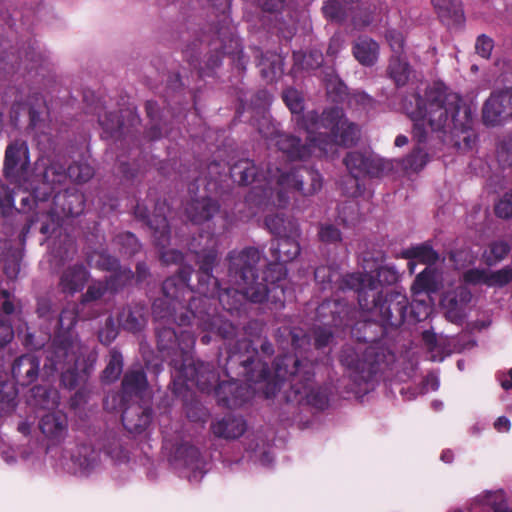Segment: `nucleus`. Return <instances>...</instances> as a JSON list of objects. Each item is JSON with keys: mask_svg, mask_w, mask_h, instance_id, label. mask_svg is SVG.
Wrapping results in <instances>:
<instances>
[{"mask_svg": "<svg viewBox=\"0 0 512 512\" xmlns=\"http://www.w3.org/2000/svg\"><path fill=\"white\" fill-rule=\"evenodd\" d=\"M207 245L201 249H195L191 243V250L195 254L197 284L196 298L207 299L216 307V298L224 310L228 312L238 311L246 300L252 303H263L267 298V288L263 283H258L255 274V266L261 259L260 251L255 247H245L240 251H230L226 257L228 261V277L237 288L221 287L217 277L213 275V269L218 263V250L215 240L207 236Z\"/></svg>", "mask_w": 512, "mask_h": 512, "instance_id": "1", "label": "nucleus"}, {"mask_svg": "<svg viewBox=\"0 0 512 512\" xmlns=\"http://www.w3.org/2000/svg\"><path fill=\"white\" fill-rule=\"evenodd\" d=\"M402 107L413 121L412 136L418 144L427 141L429 127L453 137L462 136L464 147H472L475 109L444 83L434 82L425 89L424 95L415 92L405 96Z\"/></svg>", "mask_w": 512, "mask_h": 512, "instance_id": "2", "label": "nucleus"}, {"mask_svg": "<svg viewBox=\"0 0 512 512\" xmlns=\"http://www.w3.org/2000/svg\"><path fill=\"white\" fill-rule=\"evenodd\" d=\"M188 310L193 316V326L212 332L225 342L224 367L228 375H244L253 381L267 376L268 363L257 359L258 350L253 342L244 336L238 325L220 316L213 304L207 299L191 298Z\"/></svg>", "mask_w": 512, "mask_h": 512, "instance_id": "3", "label": "nucleus"}, {"mask_svg": "<svg viewBox=\"0 0 512 512\" xmlns=\"http://www.w3.org/2000/svg\"><path fill=\"white\" fill-rule=\"evenodd\" d=\"M350 315L352 322L347 327L352 338L359 343L369 344L362 346H343L340 353L341 364L350 372V376L357 384L372 381L379 373L384 372L396 361L395 354L381 344L387 334L385 326L374 319L354 321L357 312L352 307Z\"/></svg>", "mask_w": 512, "mask_h": 512, "instance_id": "4", "label": "nucleus"}, {"mask_svg": "<svg viewBox=\"0 0 512 512\" xmlns=\"http://www.w3.org/2000/svg\"><path fill=\"white\" fill-rule=\"evenodd\" d=\"M183 355L184 358L173 360L174 370L171 371V378L175 394H181L190 386H195L205 393L213 391L218 405L228 409L241 407L251 399L253 394L251 387L238 379L235 374L228 375L225 367L223 370L229 380L219 382V374L212 364L195 360L192 353ZM218 363L224 366L221 354L218 357Z\"/></svg>", "mask_w": 512, "mask_h": 512, "instance_id": "5", "label": "nucleus"}, {"mask_svg": "<svg viewBox=\"0 0 512 512\" xmlns=\"http://www.w3.org/2000/svg\"><path fill=\"white\" fill-rule=\"evenodd\" d=\"M76 323L77 317L73 311L62 310L58 318V330L45 350V367L60 372L61 383L70 390L86 382L96 361V356L90 354L80 362L81 345L75 331Z\"/></svg>", "mask_w": 512, "mask_h": 512, "instance_id": "6", "label": "nucleus"}, {"mask_svg": "<svg viewBox=\"0 0 512 512\" xmlns=\"http://www.w3.org/2000/svg\"><path fill=\"white\" fill-rule=\"evenodd\" d=\"M346 283L357 287V301L364 312H371L387 330H397L408 319L418 322L420 319L414 315L407 295L401 291L378 290L375 279L371 274L352 275Z\"/></svg>", "mask_w": 512, "mask_h": 512, "instance_id": "7", "label": "nucleus"}, {"mask_svg": "<svg viewBox=\"0 0 512 512\" xmlns=\"http://www.w3.org/2000/svg\"><path fill=\"white\" fill-rule=\"evenodd\" d=\"M299 124L305 128L319 156L333 154L338 146L351 147L360 138L359 126L349 121L344 110L337 106L324 109L321 114L308 111Z\"/></svg>", "mask_w": 512, "mask_h": 512, "instance_id": "8", "label": "nucleus"}, {"mask_svg": "<svg viewBox=\"0 0 512 512\" xmlns=\"http://www.w3.org/2000/svg\"><path fill=\"white\" fill-rule=\"evenodd\" d=\"M49 200L30 201L23 205L20 200V211L23 213L32 212L26 219V223L20 232V240L25 241L28 233L38 223L41 234L50 236L59 227L60 217H77L85 208L86 199L82 192L75 188L65 189L53 196L52 205Z\"/></svg>", "mask_w": 512, "mask_h": 512, "instance_id": "9", "label": "nucleus"}, {"mask_svg": "<svg viewBox=\"0 0 512 512\" xmlns=\"http://www.w3.org/2000/svg\"><path fill=\"white\" fill-rule=\"evenodd\" d=\"M193 268L182 266L176 274L167 277L161 286L162 296L152 303V315L157 324L193 326V316L188 304L195 287L189 285Z\"/></svg>", "mask_w": 512, "mask_h": 512, "instance_id": "10", "label": "nucleus"}, {"mask_svg": "<svg viewBox=\"0 0 512 512\" xmlns=\"http://www.w3.org/2000/svg\"><path fill=\"white\" fill-rule=\"evenodd\" d=\"M276 374L285 378L291 376V391L287 392V400L297 403L305 401L308 405L325 410L329 405V390L326 386L314 387V365L311 361L300 360L295 355H285L276 362Z\"/></svg>", "mask_w": 512, "mask_h": 512, "instance_id": "11", "label": "nucleus"}, {"mask_svg": "<svg viewBox=\"0 0 512 512\" xmlns=\"http://www.w3.org/2000/svg\"><path fill=\"white\" fill-rule=\"evenodd\" d=\"M93 175V167L85 162L75 161L68 168L56 161H51L49 164L37 162L33 180L30 183L31 193L22 197V203L27 205L30 201L43 202L51 198L67 178L76 183H85Z\"/></svg>", "mask_w": 512, "mask_h": 512, "instance_id": "12", "label": "nucleus"}, {"mask_svg": "<svg viewBox=\"0 0 512 512\" xmlns=\"http://www.w3.org/2000/svg\"><path fill=\"white\" fill-rule=\"evenodd\" d=\"M233 182L240 186H253L245 196V203L252 209L263 208L272 203L275 193V183L269 184L268 178L275 174V167H267L265 173L261 172L255 162L248 158L236 161L229 169Z\"/></svg>", "mask_w": 512, "mask_h": 512, "instance_id": "13", "label": "nucleus"}, {"mask_svg": "<svg viewBox=\"0 0 512 512\" xmlns=\"http://www.w3.org/2000/svg\"><path fill=\"white\" fill-rule=\"evenodd\" d=\"M269 184L275 183L276 199L272 204L284 207L289 202L286 189H292L303 196H310L322 188L321 174L312 167L300 165L288 172H283L275 167V174L267 179Z\"/></svg>", "mask_w": 512, "mask_h": 512, "instance_id": "14", "label": "nucleus"}, {"mask_svg": "<svg viewBox=\"0 0 512 512\" xmlns=\"http://www.w3.org/2000/svg\"><path fill=\"white\" fill-rule=\"evenodd\" d=\"M352 306L338 299H325L316 309L319 325L313 329L314 346L320 350L327 347L334 337L332 328L343 331L352 322Z\"/></svg>", "mask_w": 512, "mask_h": 512, "instance_id": "15", "label": "nucleus"}, {"mask_svg": "<svg viewBox=\"0 0 512 512\" xmlns=\"http://www.w3.org/2000/svg\"><path fill=\"white\" fill-rule=\"evenodd\" d=\"M30 171V155L29 148L25 141L14 140L5 150L3 175L12 184L25 185L27 184L25 196L31 193L30 183L33 180L36 167L34 168L31 179H29Z\"/></svg>", "mask_w": 512, "mask_h": 512, "instance_id": "16", "label": "nucleus"}, {"mask_svg": "<svg viewBox=\"0 0 512 512\" xmlns=\"http://www.w3.org/2000/svg\"><path fill=\"white\" fill-rule=\"evenodd\" d=\"M155 334L157 348L165 360L174 370L175 359L184 358L185 354H191L195 345V337L189 331H181L179 334L166 324H156Z\"/></svg>", "mask_w": 512, "mask_h": 512, "instance_id": "17", "label": "nucleus"}, {"mask_svg": "<svg viewBox=\"0 0 512 512\" xmlns=\"http://www.w3.org/2000/svg\"><path fill=\"white\" fill-rule=\"evenodd\" d=\"M512 119V87L493 91L482 107L485 126L495 127Z\"/></svg>", "mask_w": 512, "mask_h": 512, "instance_id": "18", "label": "nucleus"}, {"mask_svg": "<svg viewBox=\"0 0 512 512\" xmlns=\"http://www.w3.org/2000/svg\"><path fill=\"white\" fill-rule=\"evenodd\" d=\"M148 387V380L142 368L128 370L121 382V391L107 397L104 405L108 406L109 398L112 400V408L124 406L133 397H140Z\"/></svg>", "mask_w": 512, "mask_h": 512, "instance_id": "19", "label": "nucleus"}, {"mask_svg": "<svg viewBox=\"0 0 512 512\" xmlns=\"http://www.w3.org/2000/svg\"><path fill=\"white\" fill-rule=\"evenodd\" d=\"M200 178H195L188 184V191L191 195H195L199 189L198 182ZM220 210V205L217 200L208 196L201 198H194L187 203L185 212L188 219L194 224H202L211 220Z\"/></svg>", "mask_w": 512, "mask_h": 512, "instance_id": "20", "label": "nucleus"}, {"mask_svg": "<svg viewBox=\"0 0 512 512\" xmlns=\"http://www.w3.org/2000/svg\"><path fill=\"white\" fill-rule=\"evenodd\" d=\"M353 178L363 176L381 177L386 170L382 159L373 158L359 151L348 152L343 160Z\"/></svg>", "mask_w": 512, "mask_h": 512, "instance_id": "21", "label": "nucleus"}, {"mask_svg": "<svg viewBox=\"0 0 512 512\" xmlns=\"http://www.w3.org/2000/svg\"><path fill=\"white\" fill-rule=\"evenodd\" d=\"M134 216L136 219L146 224L153 232L154 243L156 246H166L170 243L171 231L166 216L155 212L152 217L145 205L137 203L134 207Z\"/></svg>", "mask_w": 512, "mask_h": 512, "instance_id": "22", "label": "nucleus"}, {"mask_svg": "<svg viewBox=\"0 0 512 512\" xmlns=\"http://www.w3.org/2000/svg\"><path fill=\"white\" fill-rule=\"evenodd\" d=\"M118 407L122 410V424L131 434L143 433L152 422L153 410L150 406L136 402Z\"/></svg>", "mask_w": 512, "mask_h": 512, "instance_id": "23", "label": "nucleus"}, {"mask_svg": "<svg viewBox=\"0 0 512 512\" xmlns=\"http://www.w3.org/2000/svg\"><path fill=\"white\" fill-rule=\"evenodd\" d=\"M116 320L122 330L134 335L138 334L148 323L147 307L140 302L128 303L119 310Z\"/></svg>", "mask_w": 512, "mask_h": 512, "instance_id": "24", "label": "nucleus"}, {"mask_svg": "<svg viewBox=\"0 0 512 512\" xmlns=\"http://www.w3.org/2000/svg\"><path fill=\"white\" fill-rule=\"evenodd\" d=\"M368 273H350L341 276L339 270L330 265L318 266L314 271V279L319 289L322 291H346L352 290L357 294V287H352L346 283V279L352 275H367Z\"/></svg>", "mask_w": 512, "mask_h": 512, "instance_id": "25", "label": "nucleus"}, {"mask_svg": "<svg viewBox=\"0 0 512 512\" xmlns=\"http://www.w3.org/2000/svg\"><path fill=\"white\" fill-rule=\"evenodd\" d=\"M255 274L258 276V283H263L268 290L266 301L270 298L273 299V302H276V299L280 301L278 294L283 295L284 291L279 283L284 280L287 275L286 265L277 260H273L266 265L261 276L258 274L256 265Z\"/></svg>", "mask_w": 512, "mask_h": 512, "instance_id": "26", "label": "nucleus"}, {"mask_svg": "<svg viewBox=\"0 0 512 512\" xmlns=\"http://www.w3.org/2000/svg\"><path fill=\"white\" fill-rule=\"evenodd\" d=\"M39 429L49 445H59L68 433L67 416L60 411L47 413L41 417Z\"/></svg>", "mask_w": 512, "mask_h": 512, "instance_id": "27", "label": "nucleus"}, {"mask_svg": "<svg viewBox=\"0 0 512 512\" xmlns=\"http://www.w3.org/2000/svg\"><path fill=\"white\" fill-rule=\"evenodd\" d=\"M40 371V359L32 353L17 357L11 367L12 377L21 386H28L37 380Z\"/></svg>", "mask_w": 512, "mask_h": 512, "instance_id": "28", "label": "nucleus"}, {"mask_svg": "<svg viewBox=\"0 0 512 512\" xmlns=\"http://www.w3.org/2000/svg\"><path fill=\"white\" fill-rule=\"evenodd\" d=\"M306 140L307 143H303L299 137L281 131L274 142L278 150L285 154L288 159L303 160L308 158L314 150H317L308 140V137Z\"/></svg>", "mask_w": 512, "mask_h": 512, "instance_id": "29", "label": "nucleus"}, {"mask_svg": "<svg viewBox=\"0 0 512 512\" xmlns=\"http://www.w3.org/2000/svg\"><path fill=\"white\" fill-rule=\"evenodd\" d=\"M257 3L264 12L275 14L278 32L285 39L292 38L295 27L290 10L286 8V0H257Z\"/></svg>", "mask_w": 512, "mask_h": 512, "instance_id": "30", "label": "nucleus"}, {"mask_svg": "<svg viewBox=\"0 0 512 512\" xmlns=\"http://www.w3.org/2000/svg\"><path fill=\"white\" fill-rule=\"evenodd\" d=\"M264 223L275 238L301 237L302 235L298 220L284 213L267 215Z\"/></svg>", "mask_w": 512, "mask_h": 512, "instance_id": "31", "label": "nucleus"}, {"mask_svg": "<svg viewBox=\"0 0 512 512\" xmlns=\"http://www.w3.org/2000/svg\"><path fill=\"white\" fill-rule=\"evenodd\" d=\"M89 276V271L83 264L70 265L61 273L59 288L65 294L74 295L83 290Z\"/></svg>", "mask_w": 512, "mask_h": 512, "instance_id": "32", "label": "nucleus"}, {"mask_svg": "<svg viewBox=\"0 0 512 512\" xmlns=\"http://www.w3.org/2000/svg\"><path fill=\"white\" fill-rule=\"evenodd\" d=\"M210 429L217 438L234 440L244 434L246 431V422L242 417L228 414L212 422Z\"/></svg>", "mask_w": 512, "mask_h": 512, "instance_id": "33", "label": "nucleus"}, {"mask_svg": "<svg viewBox=\"0 0 512 512\" xmlns=\"http://www.w3.org/2000/svg\"><path fill=\"white\" fill-rule=\"evenodd\" d=\"M301 237L275 238L271 241L269 252L273 260L287 264L296 259L301 252Z\"/></svg>", "mask_w": 512, "mask_h": 512, "instance_id": "34", "label": "nucleus"}, {"mask_svg": "<svg viewBox=\"0 0 512 512\" xmlns=\"http://www.w3.org/2000/svg\"><path fill=\"white\" fill-rule=\"evenodd\" d=\"M29 405L39 409H53L58 405V392L45 385H36L29 391Z\"/></svg>", "mask_w": 512, "mask_h": 512, "instance_id": "35", "label": "nucleus"}, {"mask_svg": "<svg viewBox=\"0 0 512 512\" xmlns=\"http://www.w3.org/2000/svg\"><path fill=\"white\" fill-rule=\"evenodd\" d=\"M379 46L369 37H359L353 44L352 53L363 66H372L378 58Z\"/></svg>", "mask_w": 512, "mask_h": 512, "instance_id": "36", "label": "nucleus"}, {"mask_svg": "<svg viewBox=\"0 0 512 512\" xmlns=\"http://www.w3.org/2000/svg\"><path fill=\"white\" fill-rule=\"evenodd\" d=\"M102 109L101 105H96L91 108V112L98 115V123L101 126L102 138L109 139L121 136V129L123 127V121L117 112H105L103 115L98 110Z\"/></svg>", "mask_w": 512, "mask_h": 512, "instance_id": "37", "label": "nucleus"}, {"mask_svg": "<svg viewBox=\"0 0 512 512\" xmlns=\"http://www.w3.org/2000/svg\"><path fill=\"white\" fill-rule=\"evenodd\" d=\"M412 67L405 57L392 55L389 59L387 74L393 80L396 87L405 86L411 76Z\"/></svg>", "mask_w": 512, "mask_h": 512, "instance_id": "38", "label": "nucleus"}, {"mask_svg": "<svg viewBox=\"0 0 512 512\" xmlns=\"http://www.w3.org/2000/svg\"><path fill=\"white\" fill-rule=\"evenodd\" d=\"M282 100L293 115L296 127L305 131V128L299 124L301 117L307 115L304 113V97L300 91L293 87H288L282 92Z\"/></svg>", "mask_w": 512, "mask_h": 512, "instance_id": "39", "label": "nucleus"}, {"mask_svg": "<svg viewBox=\"0 0 512 512\" xmlns=\"http://www.w3.org/2000/svg\"><path fill=\"white\" fill-rule=\"evenodd\" d=\"M286 354L284 355H278L274 361V372H275V380L273 381H269V378H270V368L268 367V374L267 376H265L264 378H261V379H258V380H249L247 379L246 376L244 375H240V376H237L238 379H240L243 383L249 385L250 387H252L249 383H254V384H258V383H262L264 382L265 385H264V389H263V393H264V396L266 399H270L272 397H274L276 395V393L281 389V385L280 383L281 382H284V381H289V383L291 384V376L288 374L285 378H281V377H278L277 374H276V362H277V359L278 358H282L284 357ZM253 394L254 395V389L251 388ZM253 396H251L252 398Z\"/></svg>", "mask_w": 512, "mask_h": 512, "instance_id": "40", "label": "nucleus"}, {"mask_svg": "<svg viewBox=\"0 0 512 512\" xmlns=\"http://www.w3.org/2000/svg\"><path fill=\"white\" fill-rule=\"evenodd\" d=\"M71 460L81 470H89L97 464L99 452L90 444H79L72 453Z\"/></svg>", "mask_w": 512, "mask_h": 512, "instance_id": "41", "label": "nucleus"}, {"mask_svg": "<svg viewBox=\"0 0 512 512\" xmlns=\"http://www.w3.org/2000/svg\"><path fill=\"white\" fill-rule=\"evenodd\" d=\"M431 3L443 22H459L463 16L459 3L455 0H431Z\"/></svg>", "mask_w": 512, "mask_h": 512, "instance_id": "42", "label": "nucleus"}, {"mask_svg": "<svg viewBox=\"0 0 512 512\" xmlns=\"http://www.w3.org/2000/svg\"><path fill=\"white\" fill-rule=\"evenodd\" d=\"M406 259L417 260L426 265H433L439 260V254L429 242L412 246L403 252Z\"/></svg>", "mask_w": 512, "mask_h": 512, "instance_id": "43", "label": "nucleus"}, {"mask_svg": "<svg viewBox=\"0 0 512 512\" xmlns=\"http://www.w3.org/2000/svg\"><path fill=\"white\" fill-rule=\"evenodd\" d=\"M123 371V356L117 348H112L109 351V360L102 372V381L105 383H112L116 381Z\"/></svg>", "mask_w": 512, "mask_h": 512, "instance_id": "44", "label": "nucleus"}, {"mask_svg": "<svg viewBox=\"0 0 512 512\" xmlns=\"http://www.w3.org/2000/svg\"><path fill=\"white\" fill-rule=\"evenodd\" d=\"M145 110L151 122V126L146 130V137L152 141L158 140L162 137L159 105L156 101L148 100L145 103Z\"/></svg>", "mask_w": 512, "mask_h": 512, "instance_id": "45", "label": "nucleus"}, {"mask_svg": "<svg viewBox=\"0 0 512 512\" xmlns=\"http://www.w3.org/2000/svg\"><path fill=\"white\" fill-rule=\"evenodd\" d=\"M321 10L325 19L338 24L345 22L349 13L341 0H327L323 3Z\"/></svg>", "mask_w": 512, "mask_h": 512, "instance_id": "46", "label": "nucleus"}, {"mask_svg": "<svg viewBox=\"0 0 512 512\" xmlns=\"http://www.w3.org/2000/svg\"><path fill=\"white\" fill-rule=\"evenodd\" d=\"M258 66L262 78L269 82H272L282 73L280 58L275 54L263 55Z\"/></svg>", "mask_w": 512, "mask_h": 512, "instance_id": "47", "label": "nucleus"}, {"mask_svg": "<svg viewBox=\"0 0 512 512\" xmlns=\"http://www.w3.org/2000/svg\"><path fill=\"white\" fill-rule=\"evenodd\" d=\"M18 392L9 381L0 380V409L5 413L13 411L17 405Z\"/></svg>", "mask_w": 512, "mask_h": 512, "instance_id": "48", "label": "nucleus"}, {"mask_svg": "<svg viewBox=\"0 0 512 512\" xmlns=\"http://www.w3.org/2000/svg\"><path fill=\"white\" fill-rule=\"evenodd\" d=\"M230 53L226 45L215 47L207 57L205 67L198 71L200 77L212 76L216 68L220 67L225 54Z\"/></svg>", "mask_w": 512, "mask_h": 512, "instance_id": "49", "label": "nucleus"}, {"mask_svg": "<svg viewBox=\"0 0 512 512\" xmlns=\"http://www.w3.org/2000/svg\"><path fill=\"white\" fill-rule=\"evenodd\" d=\"M256 126L258 133L266 140L274 141L278 134L281 133L279 123H276L270 115L263 114L253 123Z\"/></svg>", "mask_w": 512, "mask_h": 512, "instance_id": "50", "label": "nucleus"}, {"mask_svg": "<svg viewBox=\"0 0 512 512\" xmlns=\"http://www.w3.org/2000/svg\"><path fill=\"white\" fill-rule=\"evenodd\" d=\"M370 274L374 277L378 290H381L384 286L396 284L400 278L398 270L391 265L380 266L375 270V275Z\"/></svg>", "mask_w": 512, "mask_h": 512, "instance_id": "51", "label": "nucleus"}, {"mask_svg": "<svg viewBox=\"0 0 512 512\" xmlns=\"http://www.w3.org/2000/svg\"><path fill=\"white\" fill-rule=\"evenodd\" d=\"M444 306L446 308V318L455 324H461L465 318L464 306L461 304L456 295H448L444 299Z\"/></svg>", "mask_w": 512, "mask_h": 512, "instance_id": "52", "label": "nucleus"}, {"mask_svg": "<svg viewBox=\"0 0 512 512\" xmlns=\"http://www.w3.org/2000/svg\"><path fill=\"white\" fill-rule=\"evenodd\" d=\"M114 242L120 246L121 251L128 256L137 254L141 249L138 238L128 231L117 234L114 238Z\"/></svg>", "mask_w": 512, "mask_h": 512, "instance_id": "53", "label": "nucleus"}, {"mask_svg": "<svg viewBox=\"0 0 512 512\" xmlns=\"http://www.w3.org/2000/svg\"><path fill=\"white\" fill-rule=\"evenodd\" d=\"M90 262H95L97 268L103 271H117L121 268L120 261L108 252L96 251L89 257Z\"/></svg>", "mask_w": 512, "mask_h": 512, "instance_id": "54", "label": "nucleus"}, {"mask_svg": "<svg viewBox=\"0 0 512 512\" xmlns=\"http://www.w3.org/2000/svg\"><path fill=\"white\" fill-rule=\"evenodd\" d=\"M116 322L117 320H115L112 315L105 319L104 325L97 333L98 340L101 344L108 346L117 338L121 327Z\"/></svg>", "mask_w": 512, "mask_h": 512, "instance_id": "55", "label": "nucleus"}, {"mask_svg": "<svg viewBox=\"0 0 512 512\" xmlns=\"http://www.w3.org/2000/svg\"><path fill=\"white\" fill-rule=\"evenodd\" d=\"M428 160V153L423 148L417 146L405 157L403 164L405 169L418 172L424 168Z\"/></svg>", "mask_w": 512, "mask_h": 512, "instance_id": "56", "label": "nucleus"}, {"mask_svg": "<svg viewBox=\"0 0 512 512\" xmlns=\"http://www.w3.org/2000/svg\"><path fill=\"white\" fill-rule=\"evenodd\" d=\"M131 277L132 271L130 269L119 268V270L113 271L109 277H106L103 283L107 286V291L114 294L122 289Z\"/></svg>", "mask_w": 512, "mask_h": 512, "instance_id": "57", "label": "nucleus"}, {"mask_svg": "<svg viewBox=\"0 0 512 512\" xmlns=\"http://www.w3.org/2000/svg\"><path fill=\"white\" fill-rule=\"evenodd\" d=\"M318 239L328 245H336L342 241V232L331 223H321L318 226Z\"/></svg>", "mask_w": 512, "mask_h": 512, "instance_id": "58", "label": "nucleus"}, {"mask_svg": "<svg viewBox=\"0 0 512 512\" xmlns=\"http://www.w3.org/2000/svg\"><path fill=\"white\" fill-rule=\"evenodd\" d=\"M3 262V272L6 277L11 280L17 279L21 267V256L19 252L11 247L9 252L4 257Z\"/></svg>", "mask_w": 512, "mask_h": 512, "instance_id": "59", "label": "nucleus"}, {"mask_svg": "<svg viewBox=\"0 0 512 512\" xmlns=\"http://www.w3.org/2000/svg\"><path fill=\"white\" fill-rule=\"evenodd\" d=\"M187 418L192 422H206L209 412L206 407L196 399H191L184 404Z\"/></svg>", "mask_w": 512, "mask_h": 512, "instance_id": "60", "label": "nucleus"}, {"mask_svg": "<svg viewBox=\"0 0 512 512\" xmlns=\"http://www.w3.org/2000/svg\"><path fill=\"white\" fill-rule=\"evenodd\" d=\"M223 172L224 167L220 162L213 161L207 166V176L205 177L206 179L209 178L207 180V191L217 192L222 178L226 176Z\"/></svg>", "mask_w": 512, "mask_h": 512, "instance_id": "61", "label": "nucleus"}, {"mask_svg": "<svg viewBox=\"0 0 512 512\" xmlns=\"http://www.w3.org/2000/svg\"><path fill=\"white\" fill-rule=\"evenodd\" d=\"M14 208V191L0 179V214L8 216Z\"/></svg>", "mask_w": 512, "mask_h": 512, "instance_id": "62", "label": "nucleus"}, {"mask_svg": "<svg viewBox=\"0 0 512 512\" xmlns=\"http://www.w3.org/2000/svg\"><path fill=\"white\" fill-rule=\"evenodd\" d=\"M413 286L419 291H433L435 288L434 270L426 267L416 276Z\"/></svg>", "mask_w": 512, "mask_h": 512, "instance_id": "63", "label": "nucleus"}, {"mask_svg": "<svg viewBox=\"0 0 512 512\" xmlns=\"http://www.w3.org/2000/svg\"><path fill=\"white\" fill-rule=\"evenodd\" d=\"M494 213L498 218L511 219L512 218V192H506L495 203Z\"/></svg>", "mask_w": 512, "mask_h": 512, "instance_id": "64", "label": "nucleus"}]
</instances>
